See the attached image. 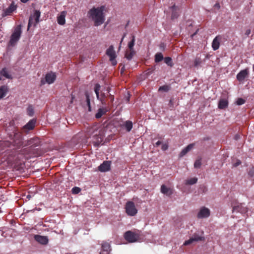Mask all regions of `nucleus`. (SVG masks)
Here are the masks:
<instances>
[{
    "label": "nucleus",
    "instance_id": "45",
    "mask_svg": "<svg viewBox=\"0 0 254 254\" xmlns=\"http://www.w3.org/2000/svg\"><path fill=\"white\" fill-rule=\"evenodd\" d=\"M109 99H110V102L111 103H108V104L110 105H111L113 104V101L114 100V97L113 95H111V94H110L109 95Z\"/></svg>",
    "mask_w": 254,
    "mask_h": 254
},
{
    "label": "nucleus",
    "instance_id": "56",
    "mask_svg": "<svg viewBox=\"0 0 254 254\" xmlns=\"http://www.w3.org/2000/svg\"><path fill=\"white\" fill-rule=\"evenodd\" d=\"M197 31H198V30H196V31L193 34L192 36H193L194 35L196 34V33L197 32Z\"/></svg>",
    "mask_w": 254,
    "mask_h": 254
},
{
    "label": "nucleus",
    "instance_id": "54",
    "mask_svg": "<svg viewBox=\"0 0 254 254\" xmlns=\"http://www.w3.org/2000/svg\"><path fill=\"white\" fill-rule=\"evenodd\" d=\"M249 174H250L251 176H253V172H251V171H250V172H249Z\"/></svg>",
    "mask_w": 254,
    "mask_h": 254
},
{
    "label": "nucleus",
    "instance_id": "9",
    "mask_svg": "<svg viewBox=\"0 0 254 254\" xmlns=\"http://www.w3.org/2000/svg\"><path fill=\"white\" fill-rule=\"evenodd\" d=\"M41 144V141L38 137L31 138L26 141L24 146H29V147L35 148L36 147L40 146Z\"/></svg>",
    "mask_w": 254,
    "mask_h": 254
},
{
    "label": "nucleus",
    "instance_id": "39",
    "mask_svg": "<svg viewBox=\"0 0 254 254\" xmlns=\"http://www.w3.org/2000/svg\"><path fill=\"white\" fill-rule=\"evenodd\" d=\"M202 63V60L200 57H196L194 61V66L197 67Z\"/></svg>",
    "mask_w": 254,
    "mask_h": 254
},
{
    "label": "nucleus",
    "instance_id": "57",
    "mask_svg": "<svg viewBox=\"0 0 254 254\" xmlns=\"http://www.w3.org/2000/svg\"><path fill=\"white\" fill-rule=\"evenodd\" d=\"M41 83L43 84L45 83L43 80H41Z\"/></svg>",
    "mask_w": 254,
    "mask_h": 254
},
{
    "label": "nucleus",
    "instance_id": "5",
    "mask_svg": "<svg viewBox=\"0 0 254 254\" xmlns=\"http://www.w3.org/2000/svg\"><path fill=\"white\" fill-rule=\"evenodd\" d=\"M141 232L139 230L134 231H127L124 234V238L129 243H134L140 239Z\"/></svg>",
    "mask_w": 254,
    "mask_h": 254
},
{
    "label": "nucleus",
    "instance_id": "23",
    "mask_svg": "<svg viewBox=\"0 0 254 254\" xmlns=\"http://www.w3.org/2000/svg\"><path fill=\"white\" fill-rule=\"evenodd\" d=\"M120 126L122 128H125L127 131L129 132L132 128L133 124L131 121L128 120L124 122Z\"/></svg>",
    "mask_w": 254,
    "mask_h": 254
},
{
    "label": "nucleus",
    "instance_id": "24",
    "mask_svg": "<svg viewBox=\"0 0 254 254\" xmlns=\"http://www.w3.org/2000/svg\"><path fill=\"white\" fill-rule=\"evenodd\" d=\"M233 212H240L241 213H245L247 212V208L242 204H239L233 207Z\"/></svg>",
    "mask_w": 254,
    "mask_h": 254
},
{
    "label": "nucleus",
    "instance_id": "31",
    "mask_svg": "<svg viewBox=\"0 0 254 254\" xmlns=\"http://www.w3.org/2000/svg\"><path fill=\"white\" fill-rule=\"evenodd\" d=\"M134 54L135 51L134 50H129V51H127L126 52L125 57L127 60H130Z\"/></svg>",
    "mask_w": 254,
    "mask_h": 254
},
{
    "label": "nucleus",
    "instance_id": "44",
    "mask_svg": "<svg viewBox=\"0 0 254 254\" xmlns=\"http://www.w3.org/2000/svg\"><path fill=\"white\" fill-rule=\"evenodd\" d=\"M168 106H169V107L171 109H172L173 108H174V99L173 98L170 99V100L169 101V104H168Z\"/></svg>",
    "mask_w": 254,
    "mask_h": 254
},
{
    "label": "nucleus",
    "instance_id": "50",
    "mask_svg": "<svg viewBox=\"0 0 254 254\" xmlns=\"http://www.w3.org/2000/svg\"><path fill=\"white\" fill-rule=\"evenodd\" d=\"M162 144V142H161V141H159H159H158L157 142H156L155 143V145H156V146H158L159 145H160V144Z\"/></svg>",
    "mask_w": 254,
    "mask_h": 254
},
{
    "label": "nucleus",
    "instance_id": "58",
    "mask_svg": "<svg viewBox=\"0 0 254 254\" xmlns=\"http://www.w3.org/2000/svg\"><path fill=\"white\" fill-rule=\"evenodd\" d=\"M107 91H108V93L110 92V88H108L107 89Z\"/></svg>",
    "mask_w": 254,
    "mask_h": 254
},
{
    "label": "nucleus",
    "instance_id": "48",
    "mask_svg": "<svg viewBox=\"0 0 254 254\" xmlns=\"http://www.w3.org/2000/svg\"><path fill=\"white\" fill-rule=\"evenodd\" d=\"M251 30L250 29H247L245 32V35L249 36L251 33Z\"/></svg>",
    "mask_w": 254,
    "mask_h": 254
},
{
    "label": "nucleus",
    "instance_id": "41",
    "mask_svg": "<svg viewBox=\"0 0 254 254\" xmlns=\"http://www.w3.org/2000/svg\"><path fill=\"white\" fill-rule=\"evenodd\" d=\"M201 165V159H197L195 161L194 163V167L195 168H200Z\"/></svg>",
    "mask_w": 254,
    "mask_h": 254
},
{
    "label": "nucleus",
    "instance_id": "60",
    "mask_svg": "<svg viewBox=\"0 0 254 254\" xmlns=\"http://www.w3.org/2000/svg\"><path fill=\"white\" fill-rule=\"evenodd\" d=\"M163 45V44H161V47H164V45Z\"/></svg>",
    "mask_w": 254,
    "mask_h": 254
},
{
    "label": "nucleus",
    "instance_id": "61",
    "mask_svg": "<svg viewBox=\"0 0 254 254\" xmlns=\"http://www.w3.org/2000/svg\"><path fill=\"white\" fill-rule=\"evenodd\" d=\"M163 45V44H161V47H164V45Z\"/></svg>",
    "mask_w": 254,
    "mask_h": 254
},
{
    "label": "nucleus",
    "instance_id": "53",
    "mask_svg": "<svg viewBox=\"0 0 254 254\" xmlns=\"http://www.w3.org/2000/svg\"><path fill=\"white\" fill-rule=\"evenodd\" d=\"M125 36H126V34H125L123 36V37L121 40V43L123 42L124 38H125Z\"/></svg>",
    "mask_w": 254,
    "mask_h": 254
},
{
    "label": "nucleus",
    "instance_id": "47",
    "mask_svg": "<svg viewBox=\"0 0 254 254\" xmlns=\"http://www.w3.org/2000/svg\"><path fill=\"white\" fill-rule=\"evenodd\" d=\"M241 164V162L240 160H238L237 162L233 165L234 167H237Z\"/></svg>",
    "mask_w": 254,
    "mask_h": 254
},
{
    "label": "nucleus",
    "instance_id": "13",
    "mask_svg": "<svg viewBox=\"0 0 254 254\" xmlns=\"http://www.w3.org/2000/svg\"><path fill=\"white\" fill-rule=\"evenodd\" d=\"M210 214V210L208 208L205 207H202L197 215L198 218H207L209 216Z\"/></svg>",
    "mask_w": 254,
    "mask_h": 254
},
{
    "label": "nucleus",
    "instance_id": "29",
    "mask_svg": "<svg viewBox=\"0 0 254 254\" xmlns=\"http://www.w3.org/2000/svg\"><path fill=\"white\" fill-rule=\"evenodd\" d=\"M65 14L64 11H63L61 14L58 16L57 17V21L58 23L61 25H63L65 24Z\"/></svg>",
    "mask_w": 254,
    "mask_h": 254
},
{
    "label": "nucleus",
    "instance_id": "51",
    "mask_svg": "<svg viewBox=\"0 0 254 254\" xmlns=\"http://www.w3.org/2000/svg\"><path fill=\"white\" fill-rule=\"evenodd\" d=\"M214 7L219 9L220 8V4L219 3H216L215 5H214Z\"/></svg>",
    "mask_w": 254,
    "mask_h": 254
},
{
    "label": "nucleus",
    "instance_id": "16",
    "mask_svg": "<svg viewBox=\"0 0 254 254\" xmlns=\"http://www.w3.org/2000/svg\"><path fill=\"white\" fill-rule=\"evenodd\" d=\"M36 120L34 119L29 121L23 127L22 130L24 132H27L31 130H32L35 127Z\"/></svg>",
    "mask_w": 254,
    "mask_h": 254
},
{
    "label": "nucleus",
    "instance_id": "4",
    "mask_svg": "<svg viewBox=\"0 0 254 254\" xmlns=\"http://www.w3.org/2000/svg\"><path fill=\"white\" fill-rule=\"evenodd\" d=\"M21 33V25H18L15 27L14 31L10 36L8 46L11 47L15 46L20 39Z\"/></svg>",
    "mask_w": 254,
    "mask_h": 254
},
{
    "label": "nucleus",
    "instance_id": "18",
    "mask_svg": "<svg viewBox=\"0 0 254 254\" xmlns=\"http://www.w3.org/2000/svg\"><path fill=\"white\" fill-rule=\"evenodd\" d=\"M34 239L39 244L43 245H47L49 242L48 237L39 235H35L34 236Z\"/></svg>",
    "mask_w": 254,
    "mask_h": 254
},
{
    "label": "nucleus",
    "instance_id": "49",
    "mask_svg": "<svg viewBox=\"0 0 254 254\" xmlns=\"http://www.w3.org/2000/svg\"><path fill=\"white\" fill-rule=\"evenodd\" d=\"M234 138H235V139L236 140H238V139H239L240 138V135L239 134H236L235 135V137Z\"/></svg>",
    "mask_w": 254,
    "mask_h": 254
},
{
    "label": "nucleus",
    "instance_id": "26",
    "mask_svg": "<svg viewBox=\"0 0 254 254\" xmlns=\"http://www.w3.org/2000/svg\"><path fill=\"white\" fill-rule=\"evenodd\" d=\"M195 143H192L189 144L187 147L184 148L179 154L180 157H182L185 155L188 152L191 150L194 146Z\"/></svg>",
    "mask_w": 254,
    "mask_h": 254
},
{
    "label": "nucleus",
    "instance_id": "7",
    "mask_svg": "<svg viewBox=\"0 0 254 254\" xmlns=\"http://www.w3.org/2000/svg\"><path fill=\"white\" fill-rule=\"evenodd\" d=\"M125 208L127 214L129 216H135L137 212V210L135 206L134 203L132 201L127 202L126 203Z\"/></svg>",
    "mask_w": 254,
    "mask_h": 254
},
{
    "label": "nucleus",
    "instance_id": "42",
    "mask_svg": "<svg viewBox=\"0 0 254 254\" xmlns=\"http://www.w3.org/2000/svg\"><path fill=\"white\" fill-rule=\"evenodd\" d=\"M81 191V189L79 187H75L72 189V192L73 194H77Z\"/></svg>",
    "mask_w": 254,
    "mask_h": 254
},
{
    "label": "nucleus",
    "instance_id": "32",
    "mask_svg": "<svg viewBox=\"0 0 254 254\" xmlns=\"http://www.w3.org/2000/svg\"><path fill=\"white\" fill-rule=\"evenodd\" d=\"M171 88L170 85H164L159 88L158 91L167 92L171 89Z\"/></svg>",
    "mask_w": 254,
    "mask_h": 254
},
{
    "label": "nucleus",
    "instance_id": "30",
    "mask_svg": "<svg viewBox=\"0 0 254 254\" xmlns=\"http://www.w3.org/2000/svg\"><path fill=\"white\" fill-rule=\"evenodd\" d=\"M228 102L226 99H221L218 103V108L220 109H225L228 107Z\"/></svg>",
    "mask_w": 254,
    "mask_h": 254
},
{
    "label": "nucleus",
    "instance_id": "59",
    "mask_svg": "<svg viewBox=\"0 0 254 254\" xmlns=\"http://www.w3.org/2000/svg\"><path fill=\"white\" fill-rule=\"evenodd\" d=\"M163 45V44H161V47H164V45Z\"/></svg>",
    "mask_w": 254,
    "mask_h": 254
},
{
    "label": "nucleus",
    "instance_id": "62",
    "mask_svg": "<svg viewBox=\"0 0 254 254\" xmlns=\"http://www.w3.org/2000/svg\"><path fill=\"white\" fill-rule=\"evenodd\" d=\"M189 26H192V23H190V24H189Z\"/></svg>",
    "mask_w": 254,
    "mask_h": 254
},
{
    "label": "nucleus",
    "instance_id": "17",
    "mask_svg": "<svg viewBox=\"0 0 254 254\" xmlns=\"http://www.w3.org/2000/svg\"><path fill=\"white\" fill-rule=\"evenodd\" d=\"M170 8L172 10L171 19L172 20H174L175 19H177L180 15V8L178 6H176L175 4H174L173 6L170 7Z\"/></svg>",
    "mask_w": 254,
    "mask_h": 254
},
{
    "label": "nucleus",
    "instance_id": "33",
    "mask_svg": "<svg viewBox=\"0 0 254 254\" xmlns=\"http://www.w3.org/2000/svg\"><path fill=\"white\" fill-rule=\"evenodd\" d=\"M164 59L163 56L161 53H157L155 55V62L159 63Z\"/></svg>",
    "mask_w": 254,
    "mask_h": 254
},
{
    "label": "nucleus",
    "instance_id": "43",
    "mask_svg": "<svg viewBox=\"0 0 254 254\" xmlns=\"http://www.w3.org/2000/svg\"><path fill=\"white\" fill-rule=\"evenodd\" d=\"M245 103V100L243 98H239L237 99L236 101V104L238 105H241L244 104Z\"/></svg>",
    "mask_w": 254,
    "mask_h": 254
},
{
    "label": "nucleus",
    "instance_id": "19",
    "mask_svg": "<svg viewBox=\"0 0 254 254\" xmlns=\"http://www.w3.org/2000/svg\"><path fill=\"white\" fill-rule=\"evenodd\" d=\"M203 240V237L199 236L197 234H194L192 237L190 238L189 240L186 241L184 243V245L187 246L193 243L194 242L202 241Z\"/></svg>",
    "mask_w": 254,
    "mask_h": 254
},
{
    "label": "nucleus",
    "instance_id": "34",
    "mask_svg": "<svg viewBox=\"0 0 254 254\" xmlns=\"http://www.w3.org/2000/svg\"><path fill=\"white\" fill-rule=\"evenodd\" d=\"M106 113V111H105L103 109H99L97 113L95 115V117L97 119H99L101 118V117Z\"/></svg>",
    "mask_w": 254,
    "mask_h": 254
},
{
    "label": "nucleus",
    "instance_id": "14",
    "mask_svg": "<svg viewBox=\"0 0 254 254\" xmlns=\"http://www.w3.org/2000/svg\"><path fill=\"white\" fill-rule=\"evenodd\" d=\"M249 71L248 68L241 70L237 75V79L240 81H243L248 76Z\"/></svg>",
    "mask_w": 254,
    "mask_h": 254
},
{
    "label": "nucleus",
    "instance_id": "21",
    "mask_svg": "<svg viewBox=\"0 0 254 254\" xmlns=\"http://www.w3.org/2000/svg\"><path fill=\"white\" fill-rule=\"evenodd\" d=\"M102 245V252L100 254H109L110 252L111 251V245L109 243L104 241L101 244Z\"/></svg>",
    "mask_w": 254,
    "mask_h": 254
},
{
    "label": "nucleus",
    "instance_id": "1",
    "mask_svg": "<svg viewBox=\"0 0 254 254\" xmlns=\"http://www.w3.org/2000/svg\"><path fill=\"white\" fill-rule=\"evenodd\" d=\"M105 6L102 5L100 7H93L90 9L88 13V18L94 22L95 26L101 25L105 20V15L104 13Z\"/></svg>",
    "mask_w": 254,
    "mask_h": 254
},
{
    "label": "nucleus",
    "instance_id": "22",
    "mask_svg": "<svg viewBox=\"0 0 254 254\" xmlns=\"http://www.w3.org/2000/svg\"><path fill=\"white\" fill-rule=\"evenodd\" d=\"M56 79V75L53 72L48 73L45 76L46 82L49 84L54 82Z\"/></svg>",
    "mask_w": 254,
    "mask_h": 254
},
{
    "label": "nucleus",
    "instance_id": "8",
    "mask_svg": "<svg viewBox=\"0 0 254 254\" xmlns=\"http://www.w3.org/2000/svg\"><path fill=\"white\" fill-rule=\"evenodd\" d=\"M106 54L110 57V61L111 62L112 65H116L117 64L116 60L117 56L113 45H111L106 50Z\"/></svg>",
    "mask_w": 254,
    "mask_h": 254
},
{
    "label": "nucleus",
    "instance_id": "11",
    "mask_svg": "<svg viewBox=\"0 0 254 254\" xmlns=\"http://www.w3.org/2000/svg\"><path fill=\"white\" fill-rule=\"evenodd\" d=\"M100 89V85L99 84H96L94 87V91L96 94L97 98L100 100L102 104L106 105L107 104L105 100L106 95L104 93H101V95H99V91Z\"/></svg>",
    "mask_w": 254,
    "mask_h": 254
},
{
    "label": "nucleus",
    "instance_id": "35",
    "mask_svg": "<svg viewBox=\"0 0 254 254\" xmlns=\"http://www.w3.org/2000/svg\"><path fill=\"white\" fill-rule=\"evenodd\" d=\"M132 39L129 42L128 44V47L129 50H133V46H134L135 43V36L132 35L131 36Z\"/></svg>",
    "mask_w": 254,
    "mask_h": 254
},
{
    "label": "nucleus",
    "instance_id": "20",
    "mask_svg": "<svg viewBox=\"0 0 254 254\" xmlns=\"http://www.w3.org/2000/svg\"><path fill=\"white\" fill-rule=\"evenodd\" d=\"M111 161H105L98 167V170L102 172L108 171L110 170Z\"/></svg>",
    "mask_w": 254,
    "mask_h": 254
},
{
    "label": "nucleus",
    "instance_id": "52",
    "mask_svg": "<svg viewBox=\"0 0 254 254\" xmlns=\"http://www.w3.org/2000/svg\"><path fill=\"white\" fill-rule=\"evenodd\" d=\"M206 190H207V189H206V187L204 186V187H203V192H205V191H206Z\"/></svg>",
    "mask_w": 254,
    "mask_h": 254
},
{
    "label": "nucleus",
    "instance_id": "12",
    "mask_svg": "<svg viewBox=\"0 0 254 254\" xmlns=\"http://www.w3.org/2000/svg\"><path fill=\"white\" fill-rule=\"evenodd\" d=\"M13 145L20 147L23 145V137L20 133H15L13 137Z\"/></svg>",
    "mask_w": 254,
    "mask_h": 254
},
{
    "label": "nucleus",
    "instance_id": "10",
    "mask_svg": "<svg viewBox=\"0 0 254 254\" xmlns=\"http://www.w3.org/2000/svg\"><path fill=\"white\" fill-rule=\"evenodd\" d=\"M16 9L17 5L14 4V2H11L7 8L3 10L1 14L2 17H4L7 16L11 15L12 13L16 10Z\"/></svg>",
    "mask_w": 254,
    "mask_h": 254
},
{
    "label": "nucleus",
    "instance_id": "55",
    "mask_svg": "<svg viewBox=\"0 0 254 254\" xmlns=\"http://www.w3.org/2000/svg\"><path fill=\"white\" fill-rule=\"evenodd\" d=\"M30 197H31V196H30V195H28L27 196V198H30Z\"/></svg>",
    "mask_w": 254,
    "mask_h": 254
},
{
    "label": "nucleus",
    "instance_id": "27",
    "mask_svg": "<svg viewBox=\"0 0 254 254\" xmlns=\"http://www.w3.org/2000/svg\"><path fill=\"white\" fill-rule=\"evenodd\" d=\"M161 192L167 195L170 196L173 193V191L170 188H167L165 185H162L161 187Z\"/></svg>",
    "mask_w": 254,
    "mask_h": 254
},
{
    "label": "nucleus",
    "instance_id": "46",
    "mask_svg": "<svg viewBox=\"0 0 254 254\" xmlns=\"http://www.w3.org/2000/svg\"><path fill=\"white\" fill-rule=\"evenodd\" d=\"M168 145L167 144H162L161 149L163 150H164V151L168 149Z\"/></svg>",
    "mask_w": 254,
    "mask_h": 254
},
{
    "label": "nucleus",
    "instance_id": "40",
    "mask_svg": "<svg viewBox=\"0 0 254 254\" xmlns=\"http://www.w3.org/2000/svg\"><path fill=\"white\" fill-rule=\"evenodd\" d=\"M27 114L29 116H32L34 114V110H33V108L32 107V106L31 105H30L28 107L27 109Z\"/></svg>",
    "mask_w": 254,
    "mask_h": 254
},
{
    "label": "nucleus",
    "instance_id": "38",
    "mask_svg": "<svg viewBox=\"0 0 254 254\" xmlns=\"http://www.w3.org/2000/svg\"><path fill=\"white\" fill-rule=\"evenodd\" d=\"M85 95L86 96V101L87 103V105L88 107V111H91V107L90 105V100L89 98V95L87 92H85Z\"/></svg>",
    "mask_w": 254,
    "mask_h": 254
},
{
    "label": "nucleus",
    "instance_id": "6",
    "mask_svg": "<svg viewBox=\"0 0 254 254\" xmlns=\"http://www.w3.org/2000/svg\"><path fill=\"white\" fill-rule=\"evenodd\" d=\"M41 12L38 10H35L33 15H31L29 19L28 24V30L33 24L34 26L39 22Z\"/></svg>",
    "mask_w": 254,
    "mask_h": 254
},
{
    "label": "nucleus",
    "instance_id": "36",
    "mask_svg": "<svg viewBox=\"0 0 254 254\" xmlns=\"http://www.w3.org/2000/svg\"><path fill=\"white\" fill-rule=\"evenodd\" d=\"M164 62L170 67H172L174 65V64L172 62V58L170 57H165L164 59Z\"/></svg>",
    "mask_w": 254,
    "mask_h": 254
},
{
    "label": "nucleus",
    "instance_id": "28",
    "mask_svg": "<svg viewBox=\"0 0 254 254\" xmlns=\"http://www.w3.org/2000/svg\"><path fill=\"white\" fill-rule=\"evenodd\" d=\"M9 89L7 85H2L0 86V100L5 96Z\"/></svg>",
    "mask_w": 254,
    "mask_h": 254
},
{
    "label": "nucleus",
    "instance_id": "15",
    "mask_svg": "<svg viewBox=\"0 0 254 254\" xmlns=\"http://www.w3.org/2000/svg\"><path fill=\"white\" fill-rule=\"evenodd\" d=\"M4 78H12V75L9 73L7 68L6 67H3L0 70V80H3Z\"/></svg>",
    "mask_w": 254,
    "mask_h": 254
},
{
    "label": "nucleus",
    "instance_id": "25",
    "mask_svg": "<svg viewBox=\"0 0 254 254\" xmlns=\"http://www.w3.org/2000/svg\"><path fill=\"white\" fill-rule=\"evenodd\" d=\"M221 37L220 36H217L213 40L212 43V47L213 50H218L220 46V41Z\"/></svg>",
    "mask_w": 254,
    "mask_h": 254
},
{
    "label": "nucleus",
    "instance_id": "37",
    "mask_svg": "<svg viewBox=\"0 0 254 254\" xmlns=\"http://www.w3.org/2000/svg\"><path fill=\"white\" fill-rule=\"evenodd\" d=\"M197 182V178L194 177L192 178H190V179L187 180L186 181V185H192L195 184Z\"/></svg>",
    "mask_w": 254,
    "mask_h": 254
},
{
    "label": "nucleus",
    "instance_id": "3",
    "mask_svg": "<svg viewBox=\"0 0 254 254\" xmlns=\"http://www.w3.org/2000/svg\"><path fill=\"white\" fill-rule=\"evenodd\" d=\"M87 135L90 137L93 135V143L95 146H98L103 141V138L97 130L96 126H93L88 128L87 130Z\"/></svg>",
    "mask_w": 254,
    "mask_h": 254
},
{
    "label": "nucleus",
    "instance_id": "2",
    "mask_svg": "<svg viewBox=\"0 0 254 254\" xmlns=\"http://www.w3.org/2000/svg\"><path fill=\"white\" fill-rule=\"evenodd\" d=\"M42 153V151L39 148H33L30 147L23 148L18 151L16 163L21 164L24 162L23 160H28L32 157L40 156Z\"/></svg>",
    "mask_w": 254,
    "mask_h": 254
}]
</instances>
